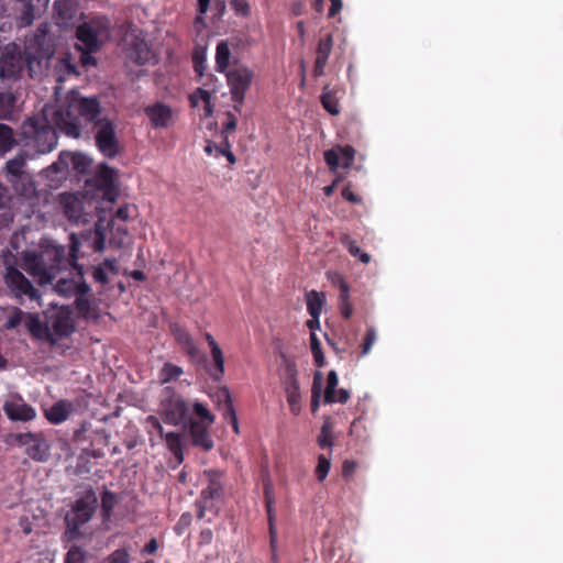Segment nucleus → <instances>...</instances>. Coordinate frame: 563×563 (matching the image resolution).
<instances>
[{
    "label": "nucleus",
    "mask_w": 563,
    "mask_h": 563,
    "mask_svg": "<svg viewBox=\"0 0 563 563\" xmlns=\"http://www.w3.org/2000/svg\"><path fill=\"white\" fill-rule=\"evenodd\" d=\"M100 114L101 108L97 98L68 96L59 104H46L42 113L25 119L21 125V137L24 145L33 146L37 153L45 154L57 144L55 128L74 139L91 131L98 150L106 157L114 158L120 152L115 125Z\"/></svg>",
    "instance_id": "1"
},
{
    "label": "nucleus",
    "mask_w": 563,
    "mask_h": 563,
    "mask_svg": "<svg viewBox=\"0 0 563 563\" xmlns=\"http://www.w3.org/2000/svg\"><path fill=\"white\" fill-rule=\"evenodd\" d=\"M79 243L71 235L69 251L63 245L46 244L42 245L40 252L29 253L25 256L26 271L38 278L41 284H51L62 269L73 267L77 275L82 279L84 268L77 264V252Z\"/></svg>",
    "instance_id": "2"
},
{
    "label": "nucleus",
    "mask_w": 563,
    "mask_h": 563,
    "mask_svg": "<svg viewBox=\"0 0 563 563\" xmlns=\"http://www.w3.org/2000/svg\"><path fill=\"white\" fill-rule=\"evenodd\" d=\"M97 505L98 498L91 488L74 503L71 509L65 516V536L68 540H75L81 536L80 527L91 519Z\"/></svg>",
    "instance_id": "3"
},
{
    "label": "nucleus",
    "mask_w": 563,
    "mask_h": 563,
    "mask_svg": "<svg viewBox=\"0 0 563 563\" xmlns=\"http://www.w3.org/2000/svg\"><path fill=\"white\" fill-rule=\"evenodd\" d=\"M108 35L109 22L106 19H93L77 27L76 36L79 42L78 48L82 52L84 65L95 62L90 54L99 51L102 40Z\"/></svg>",
    "instance_id": "4"
},
{
    "label": "nucleus",
    "mask_w": 563,
    "mask_h": 563,
    "mask_svg": "<svg viewBox=\"0 0 563 563\" xmlns=\"http://www.w3.org/2000/svg\"><path fill=\"white\" fill-rule=\"evenodd\" d=\"M24 64L31 77L37 73L35 66L41 67V60L35 55L26 52L23 55L15 44H9L0 52V67L7 73V78L14 82L19 80Z\"/></svg>",
    "instance_id": "5"
},
{
    "label": "nucleus",
    "mask_w": 563,
    "mask_h": 563,
    "mask_svg": "<svg viewBox=\"0 0 563 563\" xmlns=\"http://www.w3.org/2000/svg\"><path fill=\"white\" fill-rule=\"evenodd\" d=\"M27 158H30V155L25 151H20L13 158L7 162L4 174L7 181L16 194L31 198L35 194V185L31 175L25 170Z\"/></svg>",
    "instance_id": "6"
},
{
    "label": "nucleus",
    "mask_w": 563,
    "mask_h": 563,
    "mask_svg": "<svg viewBox=\"0 0 563 563\" xmlns=\"http://www.w3.org/2000/svg\"><path fill=\"white\" fill-rule=\"evenodd\" d=\"M161 416L172 426L185 424L190 417V406L173 387H165L161 396Z\"/></svg>",
    "instance_id": "7"
},
{
    "label": "nucleus",
    "mask_w": 563,
    "mask_h": 563,
    "mask_svg": "<svg viewBox=\"0 0 563 563\" xmlns=\"http://www.w3.org/2000/svg\"><path fill=\"white\" fill-rule=\"evenodd\" d=\"M59 206L63 214L73 224H87L92 219L91 212L87 209L84 196L63 192L59 195Z\"/></svg>",
    "instance_id": "8"
},
{
    "label": "nucleus",
    "mask_w": 563,
    "mask_h": 563,
    "mask_svg": "<svg viewBox=\"0 0 563 563\" xmlns=\"http://www.w3.org/2000/svg\"><path fill=\"white\" fill-rule=\"evenodd\" d=\"M253 79V71L245 66H238L227 73V81L233 102L244 103L245 93Z\"/></svg>",
    "instance_id": "9"
},
{
    "label": "nucleus",
    "mask_w": 563,
    "mask_h": 563,
    "mask_svg": "<svg viewBox=\"0 0 563 563\" xmlns=\"http://www.w3.org/2000/svg\"><path fill=\"white\" fill-rule=\"evenodd\" d=\"M46 342L56 344L60 339L69 336L75 331L74 320L66 312H56L51 316L46 323Z\"/></svg>",
    "instance_id": "10"
},
{
    "label": "nucleus",
    "mask_w": 563,
    "mask_h": 563,
    "mask_svg": "<svg viewBox=\"0 0 563 563\" xmlns=\"http://www.w3.org/2000/svg\"><path fill=\"white\" fill-rule=\"evenodd\" d=\"M5 283L16 297L26 296L32 300L40 297L37 289L16 268L11 267L8 269L5 274Z\"/></svg>",
    "instance_id": "11"
},
{
    "label": "nucleus",
    "mask_w": 563,
    "mask_h": 563,
    "mask_svg": "<svg viewBox=\"0 0 563 563\" xmlns=\"http://www.w3.org/2000/svg\"><path fill=\"white\" fill-rule=\"evenodd\" d=\"M328 280L339 291V306L344 318L349 319L352 314L350 305V285L346 278L339 272L329 271L327 273Z\"/></svg>",
    "instance_id": "12"
},
{
    "label": "nucleus",
    "mask_w": 563,
    "mask_h": 563,
    "mask_svg": "<svg viewBox=\"0 0 563 563\" xmlns=\"http://www.w3.org/2000/svg\"><path fill=\"white\" fill-rule=\"evenodd\" d=\"M324 159L330 170L339 174L340 169H347L352 163V146H334L324 152Z\"/></svg>",
    "instance_id": "13"
},
{
    "label": "nucleus",
    "mask_w": 563,
    "mask_h": 563,
    "mask_svg": "<svg viewBox=\"0 0 563 563\" xmlns=\"http://www.w3.org/2000/svg\"><path fill=\"white\" fill-rule=\"evenodd\" d=\"M144 113L155 129H166L173 123V109L163 102H155L144 108Z\"/></svg>",
    "instance_id": "14"
},
{
    "label": "nucleus",
    "mask_w": 563,
    "mask_h": 563,
    "mask_svg": "<svg viewBox=\"0 0 563 563\" xmlns=\"http://www.w3.org/2000/svg\"><path fill=\"white\" fill-rule=\"evenodd\" d=\"M207 422H199L192 418H189L188 421L184 424L185 428H188V433L191 437L192 444L203 449L205 451H210L213 448V441L209 434V427Z\"/></svg>",
    "instance_id": "15"
},
{
    "label": "nucleus",
    "mask_w": 563,
    "mask_h": 563,
    "mask_svg": "<svg viewBox=\"0 0 563 563\" xmlns=\"http://www.w3.org/2000/svg\"><path fill=\"white\" fill-rule=\"evenodd\" d=\"M77 8L76 0H55L54 19L62 29H68L74 24Z\"/></svg>",
    "instance_id": "16"
},
{
    "label": "nucleus",
    "mask_w": 563,
    "mask_h": 563,
    "mask_svg": "<svg viewBox=\"0 0 563 563\" xmlns=\"http://www.w3.org/2000/svg\"><path fill=\"white\" fill-rule=\"evenodd\" d=\"M203 475L208 481V485L201 490L200 498L206 504H208L212 499H219L223 494V472L217 470H207L203 472Z\"/></svg>",
    "instance_id": "17"
},
{
    "label": "nucleus",
    "mask_w": 563,
    "mask_h": 563,
    "mask_svg": "<svg viewBox=\"0 0 563 563\" xmlns=\"http://www.w3.org/2000/svg\"><path fill=\"white\" fill-rule=\"evenodd\" d=\"M3 410L8 418L13 421H31L36 417L35 409L21 400L7 401Z\"/></svg>",
    "instance_id": "18"
},
{
    "label": "nucleus",
    "mask_w": 563,
    "mask_h": 563,
    "mask_svg": "<svg viewBox=\"0 0 563 563\" xmlns=\"http://www.w3.org/2000/svg\"><path fill=\"white\" fill-rule=\"evenodd\" d=\"M74 411V405L66 399H62L53 404L44 410L45 418L53 424H59L68 419Z\"/></svg>",
    "instance_id": "19"
},
{
    "label": "nucleus",
    "mask_w": 563,
    "mask_h": 563,
    "mask_svg": "<svg viewBox=\"0 0 563 563\" xmlns=\"http://www.w3.org/2000/svg\"><path fill=\"white\" fill-rule=\"evenodd\" d=\"M119 274V266L115 258H106L99 265L91 267V276L93 280L101 286L109 283V276H117Z\"/></svg>",
    "instance_id": "20"
},
{
    "label": "nucleus",
    "mask_w": 563,
    "mask_h": 563,
    "mask_svg": "<svg viewBox=\"0 0 563 563\" xmlns=\"http://www.w3.org/2000/svg\"><path fill=\"white\" fill-rule=\"evenodd\" d=\"M332 49V36L331 34H325L318 42L317 46V58L313 68V75L316 77L322 76L324 73V67L328 63L329 55Z\"/></svg>",
    "instance_id": "21"
},
{
    "label": "nucleus",
    "mask_w": 563,
    "mask_h": 563,
    "mask_svg": "<svg viewBox=\"0 0 563 563\" xmlns=\"http://www.w3.org/2000/svg\"><path fill=\"white\" fill-rule=\"evenodd\" d=\"M338 386V375L334 371H330L327 378V387L324 390V402L331 404V402H346L350 395L349 391L345 389H340L336 391Z\"/></svg>",
    "instance_id": "22"
},
{
    "label": "nucleus",
    "mask_w": 563,
    "mask_h": 563,
    "mask_svg": "<svg viewBox=\"0 0 563 563\" xmlns=\"http://www.w3.org/2000/svg\"><path fill=\"white\" fill-rule=\"evenodd\" d=\"M129 57L139 65H144L151 60L153 53L144 40L135 37L129 49Z\"/></svg>",
    "instance_id": "23"
},
{
    "label": "nucleus",
    "mask_w": 563,
    "mask_h": 563,
    "mask_svg": "<svg viewBox=\"0 0 563 563\" xmlns=\"http://www.w3.org/2000/svg\"><path fill=\"white\" fill-rule=\"evenodd\" d=\"M115 170L107 164H100L93 178L95 185L104 190L110 191L114 188Z\"/></svg>",
    "instance_id": "24"
},
{
    "label": "nucleus",
    "mask_w": 563,
    "mask_h": 563,
    "mask_svg": "<svg viewBox=\"0 0 563 563\" xmlns=\"http://www.w3.org/2000/svg\"><path fill=\"white\" fill-rule=\"evenodd\" d=\"M16 96L11 89H0V120H11L14 114Z\"/></svg>",
    "instance_id": "25"
},
{
    "label": "nucleus",
    "mask_w": 563,
    "mask_h": 563,
    "mask_svg": "<svg viewBox=\"0 0 563 563\" xmlns=\"http://www.w3.org/2000/svg\"><path fill=\"white\" fill-rule=\"evenodd\" d=\"M297 375L298 372L296 363L292 360L286 357L285 355H282L280 377L283 386L288 387L299 385Z\"/></svg>",
    "instance_id": "26"
},
{
    "label": "nucleus",
    "mask_w": 563,
    "mask_h": 563,
    "mask_svg": "<svg viewBox=\"0 0 563 563\" xmlns=\"http://www.w3.org/2000/svg\"><path fill=\"white\" fill-rule=\"evenodd\" d=\"M24 325L35 339L46 341V324L42 323L37 314L27 312L24 320Z\"/></svg>",
    "instance_id": "27"
},
{
    "label": "nucleus",
    "mask_w": 563,
    "mask_h": 563,
    "mask_svg": "<svg viewBox=\"0 0 563 563\" xmlns=\"http://www.w3.org/2000/svg\"><path fill=\"white\" fill-rule=\"evenodd\" d=\"M25 452L34 461L45 462L49 457V444L42 435L30 448L25 449Z\"/></svg>",
    "instance_id": "28"
},
{
    "label": "nucleus",
    "mask_w": 563,
    "mask_h": 563,
    "mask_svg": "<svg viewBox=\"0 0 563 563\" xmlns=\"http://www.w3.org/2000/svg\"><path fill=\"white\" fill-rule=\"evenodd\" d=\"M324 302V292L311 290L306 294L307 310L312 318L320 317Z\"/></svg>",
    "instance_id": "29"
},
{
    "label": "nucleus",
    "mask_w": 563,
    "mask_h": 563,
    "mask_svg": "<svg viewBox=\"0 0 563 563\" xmlns=\"http://www.w3.org/2000/svg\"><path fill=\"white\" fill-rule=\"evenodd\" d=\"M168 450L172 452L177 463L180 464L184 460L181 435L176 432H167L164 437Z\"/></svg>",
    "instance_id": "30"
},
{
    "label": "nucleus",
    "mask_w": 563,
    "mask_h": 563,
    "mask_svg": "<svg viewBox=\"0 0 563 563\" xmlns=\"http://www.w3.org/2000/svg\"><path fill=\"white\" fill-rule=\"evenodd\" d=\"M231 52L225 41H221L216 49V68L220 73H224L230 63Z\"/></svg>",
    "instance_id": "31"
},
{
    "label": "nucleus",
    "mask_w": 563,
    "mask_h": 563,
    "mask_svg": "<svg viewBox=\"0 0 563 563\" xmlns=\"http://www.w3.org/2000/svg\"><path fill=\"white\" fill-rule=\"evenodd\" d=\"M210 350L212 361L214 363V367L210 371V375L214 380H220L224 372V357L219 344H212Z\"/></svg>",
    "instance_id": "32"
},
{
    "label": "nucleus",
    "mask_w": 563,
    "mask_h": 563,
    "mask_svg": "<svg viewBox=\"0 0 563 563\" xmlns=\"http://www.w3.org/2000/svg\"><path fill=\"white\" fill-rule=\"evenodd\" d=\"M16 145V140L12 128L8 124L0 123V153L4 154Z\"/></svg>",
    "instance_id": "33"
},
{
    "label": "nucleus",
    "mask_w": 563,
    "mask_h": 563,
    "mask_svg": "<svg viewBox=\"0 0 563 563\" xmlns=\"http://www.w3.org/2000/svg\"><path fill=\"white\" fill-rule=\"evenodd\" d=\"M183 373L184 371L180 366L167 362L158 372V380L161 384H167L178 379Z\"/></svg>",
    "instance_id": "34"
},
{
    "label": "nucleus",
    "mask_w": 563,
    "mask_h": 563,
    "mask_svg": "<svg viewBox=\"0 0 563 563\" xmlns=\"http://www.w3.org/2000/svg\"><path fill=\"white\" fill-rule=\"evenodd\" d=\"M66 157L69 159L73 169L78 174L87 173L92 163L91 158L81 153H70Z\"/></svg>",
    "instance_id": "35"
},
{
    "label": "nucleus",
    "mask_w": 563,
    "mask_h": 563,
    "mask_svg": "<svg viewBox=\"0 0 563 563\" xmlns=\"http://www.w3.org/2000/svg\"><path fill=\"white\" fill-rule=\"evenodd\" d=\"M286 398L294 415H299L301 410V395L299 385L284 387Z\"/></svg>",
    "instance_id": "36"
},
{
    "label": "nucleus",
    "mask_w": 563,
    "mask_h": 563,
    "mask_svg": "<svg viewBox=\"0 0 563 563\" xmlns=\"http://www.w3.org/2000/svg\"><path fill=\"white\" fill-rule=\"evenodd\" d=\"M323 387V375L321 372L317 371L313 375V382L311 387V411L316 412L319 408L320 397Z\"/></svg>",
    "instance_id": "37"
},
{
    "label": "nucleus",
    "mask_w": 563,
    "mask_h": 563,
    "mask_svg": "<svg viewBox=\"0 0 563 563\" xmlns=\"http://www.w3.org/2000/svg\"><path fill=\"white\" fill-rule=\"evenodd\" d=\"M219 402L223 407V418L230 422L233 417H236L230 391L227 387H223L219 391Z\"/></svg>",
    "instance_id": "38"
},
{
    "label": "nucleus",
    "mask_w": 563,
    "mask_h": 563,
    "mask_svg": "<svg viewBox=\"0 0 563 563\" xmlns=\"http://www.w3.org/2000/svg\"><path fill=\"white\" fill-rule=\"evenodd\" d=\"M27 312L22 311L20 308H14L12 313L7 318L4 322L5 330H13L20 324H24V320Z\"/></svg>",
    "instance_id": "39"
},
{
    "label": "nucleus",
    "mask_w": 563,
    "mask_h": 563,
    "mask_svg": "<svg viewBox=\"0 0 563 563\" xmlns=\"http://www.w3.org/2000/svg\"><path fill=\"white\" fill-rule=\"evenodd\" d=\"M229 4L234 11L235 15L245 19L251 16V4L247 0H229Z\"/></svg>",
    "instance_id": "40"
},
{
    "label": "nucleus",
    "mask_w": 563,
    "mask_h": 563,
    "mask_svg": "<svg viewBox=\"0 0 563 563\" xmlns=\"http://www.w3.org/2000/svg\"><path fill=\"white\" fill-rule=\"evenodd\" d=\"M192 410L199 417V422H207L208 424H212L214 422V416L203 404L199 401L194 402Z\"/></svg>",
    "instance_id": "41"
},
{
    "label": "nucleus",
    "mask_w": 563,
    "mask_h": 563,
    "mask_svg": "<svg viewBox=\"0 0 563 563\" xmlns=\"http://www.w3.org/2000/svg\"><path fill=\"white\" fill-rule=\"evenodd\" d=\"M170 331L175 340L181 347L188 345L192 341L191 335L185 329H183L176 323L170 325Z\"/></svg>",
    "instance_id": "42"
},
{
    "label": "nucleus",
    "mask_w": 563,
    "mask_h": 563,
    "mask_svg": "<svg viewBox=\"0 0 563 563\" xmlns=\"http://www.w3.org/2000/svg\"><path fill=\"white\" fill-rule=\"evenodd\" d=\"M321 103L323 108L332 115H335L340 112L338 101L330 92H324L321 96Z\"/></svg>",
    "instance_id": "43"
},
{
    "label": "nucleus",
    "mask_w": 563,
    "mask_h": 563,
    "mask_svg": "<svg viewBox=\"0 0 563 563\" xmlns=\"http://www.w3.org/2000/svg\"><path fill=\"white\" fill-rule=\"evenodd\" d=\"M85 560L86 553L77 545H73L65 556V563H84Z\"/></svg>",
    "instance_id": "44"
},
{
    "label": "nucleus",
    "mask_w": 563,
    "mask_h": 563,
    "mask_svg": "<svg viewBox=\"0 0 563 563\" xmlns=\"http://www.w3.org/2000/svg\"><path fill=\"white\" fill-rule=\"evenodd\" d=\"M43 434L42 433H19L15 435V440L20 445L30 448L34 442H36Z\"/></svg>",
    "instance_id": "45"
},
{
    "label": "nucleus",
    "mask_w": 563,
    "mask_h": 563,
    "mask_svg": "<svg viewBox=\"0 0 563 563\" xmlns=\"http://www.w3.org/2000/svg\"><path fill=\"white\" fill-rule=\"evenodd\" d=\"M329 470H330V461L324 455H319L318 465L316 468L317 478L320 482H322L327 477Z\"/></svg>",
    "instance_id": "46"
},
{
    "label": "nucleus",
    "mask_w": 563,
    "mask_h": 563,
    "mask_svg": "<svg viewBox=\"0 0 563 563\" xmlns=\"http://www.w3.org/2000/svg\"><path fill=\"white\" fill-rule=\"evenodd\" d=\"M55 288L57 292L69 296L75 292L76 283L74 280L62 278L56 283Z\"/></svg>",
    "instance_id": "47"
},
{
    "label": "nucleus",
    "mask_w": 563,
    "mask_h": 563,
    "mask_svg": "<svg viewBox=\"0 0 563 563\" xmlns=\"http://www.w3.org/2000/svg\"><path fill=\"white\" fill-rule=\"evenodd\" d=\"M114 505H115V496H114V494L109 492V490L103 492V494L101 496L102 511L107 516H109L110 511L113 509Z\"/></svg>",
    "instance_id": "48"
},
{
    "label": "nucleus",
    "mask_w": 563,
    "mask_h": 563,
    "mask_svg": "<svg viewBox=\"0 0 563 563\" xmlns=\"http://www.w3.org/2000/svg\"><path fill=\"white\" fill-rule=\"evenodd\" d=\"M318 444L321 449L330 448L331 442V430L328 422H324L320 435L318 437Z\"/></svg>",
    "instance_id": "49"
},
{
    "label": "nucleus",
    "mask_w": 563,
    "mask_h": 563,
    "mask_svg": "<svg viewBox=\"0 0 563 563\" xmlns=\"http://www.w3.org/2000/svg\"><path fill=\"white\" fill-rule=\"evenodd\" d=\"M201 100L203 103H210L211 93L208 90L202 88H198L191 96L190 102L194 107L198 104V101Z\"/></svg>",
    "instance_id": "50"
},
{
    "label": "nucleus",
    "mask_w": 563,
    "mask_h": 563,
    "mask_svg": "<svg viewBox=\"0 0 563 563\" xmlns=\"http://www.w3.org/2000/svg\"><path fill=\"white\" fill-rule=\"evenodd\" d=\"M130 555L126 550L118 549L109 558V563H129Z\"/></svg>",
    "instance_id": "51"
},
{
    "label": "nucleus",
    "mask_w": 563,
    "mask_h": 563,
    "mask_svg": "<svg viewBox=\"0 0 563 563\" xmlns=\"http://www.w3.org/2000/svg\"><path fill=\"white\" fill-rule=\"evenodd\" d=\"M225 117H227V122L223 124V128H222V131H221L223 137L227 136L229 133L233 132L236 129V118H235V115L231 111H228L225 113Z\"/></svg>",
    "instance_id": "52"
},
{
    "label": "nucleus",
    "mask_w": 563,
    "mask_h": 563,
    "mask_svg": "<svg viewBox=\"0 0 563 563\" xmlns=\"http://www.w3.org/2000/svg\"><path fill=\"white\" fill-rule=\"evenodd\" d=\"M192 60H194V67H195V71L199 75V76H202L203 75V70L206 69V64H205V58L203 56L199 55V54H194L192 56Z\"/></svg>",
    "instance_id": "53"
},
{
    "label": "nucleus",
    "mask_w": 563,
    "mask_h": 563,
    "mask_svg": "<svg viewBox=\"0 0 563 563\" xmlns=\"http://www.w3.org/2000/svg\"><path fill=\"white\" fill-rule=\"evenodd\" d=\"M330 1V8L328 11V16L333 18L339 13L342 9V1L341 0H329Z\"/></svg>",
    "instance_id": "54"
},
{
    "label": "nucleus",
    "mask_w": 563,
    "mask_h": 563,
    "mask_svg": "<svg viewBox=\"0 0 563 563\" xmlns=\"http://www.w3.org/2000/svg\"><path fill=\"white\" fill-rule=\"evenodd\" d=\"M223 145L225 146L227 150H221V155H224L231 164L235 163V156L230 151V146L231 145H230V142L228 140V136L223 137Z\"/></svg>",
    "instance_id": "55"
},
{
    "label": "nucleus",
    "mask_w": 563,
    "mask_h": 563,
    "mask_svg": "<svg viewBox=\"0 0 563 563\" xmlns=\"http://www.w3.org/2000/svg\"><path fill=\"white\" fill-rule=\"evenodd\" d=\"M213 533L210 529H203L199 534L198 543L200 545L209 544L212 541Z\"/></svg>",
    "instance_id": "56"
},
{
    "label": "nucleus",
    "mask_w": 563,
    "mask_h": 563,
    "mask_svg": "<svg viewBox=\"0 0 563 563\" xmlns=\"http://www.w3.org/2000/svg\"><path fill=\"white\" fill-rule=\"evenodd\" d=\"M7 73L0 67V89H11L14 81L7 78Z\"/></svg>",
    "instance_id": "57"
},
{
    "label": "nucleus",
    "mask_w": 563,
    "mask_h": 563,
    "mask_svg": "<svg viewBox=\"0 0 563 563\" xmlns=\"http://www.w3.org/2000/svg\"><path fill=\"white\" fill-rule=\"evenodd\" d=\"M147 422L159 433L162 438L166 434L157 417L148 416Z\"/></svg>",
    "instance_id": "58"
},
{
    "label": "nucleus",
    "mask_w": 563,
    "mask_h": 563,
    "mask_svg": "<svg viewBox=\"0 0 563 563\" xmlns=\"http://www.w3.org/2000/svg\"><path fill=\"white\" fill-rule=\"evenodd\" d=\"M265 504H274L273 484L268 481L264 484Z\"/></svg>",
    "instance_id": "59"
},
{
    "label": "nucleus",
    "mask_w": 563,
    "mask_h": 563,
    "mask_svg": "<svg viewBox=\"0 0 563 563\" xmlns=\"http://www.w3.org/2000/svg\"><path fill=\"white\" fill-rule=\"evenodd\" d=\"M183 350L192 360H195L199 356V349L195 345L194 341H191L188 345H185L183 347Z\"/></svg>",
    "instance_id": "60"
},
{
    "label": "nucleus",
    "mask_w": 563,
    "mask_h": 563,
    "mask_svg": "<svg viewBox=\"0 0 563 563\" xmlns=\"http://www.w3.org/2000/svg\"><path fill=\"white\" fill-rule=\"evenodd\" d=\"M313 355L314 363L318 367H322L325 363V358L321 349L311 351Z\"/></svg>",
    "instance_id": "61"
},
{
    "label": "nucleus",
    "mask_w": 563,
    "mask_h": 563,
    "mask_svg": "<svg viewBox=\"0 0 563 563\" xmlns=\"http://www.w3.org/2000/svg\"><path fill=\"white\" fill-rule=\"evenodd\" d=\"M190 520H191V516L189 514H184L180 517V519H179V521H178V523H177V526L175 528L176 531L178 533H181V528H185V527L189 526L190 525Z\"/></svg>",
    "instance_id": "62"
},
{
    "label": "nucleus",
    "mask_w": 563,
    "mask_h": 563,
    "mask_svg": "<svg viewBox=\"0 0 563 563\" xmlns=\"http://www.w3.org/2000/svg\"><path fill=\"white\" fill-rule=\"evenodd\" d=\"M157 541L156 539H151L143 548V553L145 554H154L157 551Z\"/></svg>",
    "instance_id": "63"
},
{
    "label": "nucleus",
    "mask_w": 563,
    "mask_h": 563,
    "mask_svg": "<svg viewBox=\"0 0 563 563\" xmlns=\"http://www.w3.org/2000/svg\"><path fill=\"white\" fill-rule=\"evenodd\" d=\"M87 431L86 423H82L79 429H76L73 434V439L75 442H80L85 440V432Z\"/></svg>",
    "instance_id": "64"
}]
</instances>
